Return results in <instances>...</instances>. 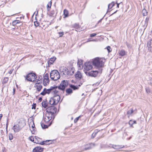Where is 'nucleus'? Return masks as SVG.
<instances>
[{"instance_id":"1","label":"nucleus","mask_w":152,"mask_h":152,"mask_svg":"<svg viewBox=\"0 0 152 152\" xmlns=\"http://www.w3.org/2000/svg\"><path fill=\"white\" fill-rule=\"evenodd\" d=\"M105 62V59L104 58H97L94 59L93 63L96 66L100 68L103 66Z\"/></svg>"},{"instance_id":"2","label":"nucleus","mask_w":152,"mask_h":152,"mask_svg":"<svg viewBox=\"0 0 152 152\" xmlns=\"http://www.w3.org/2000/svg\"><path fill=\"white\" fill-rule=\"evenodd\" d=\"M50 77L52 80L56 81L60 78V76L57 70H54L51 71L50 73Z\"/></svg>"},{"instance_id":"3","label":"nucleus","mask_w":152,"mask_h":152,"mask_svg":"<svg viewBox=\"0 0 152 152\" xmlns=\"http://www.w3.org/2000/svg\"><path fill=\"white\" fill-rule=\"evenodd\" d=\"M60 97L59 95H55L51 98L49 101V103L51 105H56L60 101Z\"/></svg>"},{"instance_id":"4","label":"nucleus","mask_w":152,"mask_h":152,"mask_svg":"<svg viewBox=\"0 0 152 152\" xmlns=\"http://www.w3.org/2000/svg\"><path fill=\"white\" fill-rule=\"evenodd\" d=\"M36 78V74L33 73H30L26 76V79L28 81L34 82Z\"/></svg>"},{"instance_id":"5","label":"nucleus","mask_w":152,"mask_h":152,"mask_svg":"<svg viewBox=\"0 0 152 152\" xmlns=\"http://www.w3.org/2000/svg\"><path fill=\"white\" fill-rule=\"evenodd\" d=\"M54 115H52L51 113L47 112L44 116V120L46 123H47L52 118L54 119Z\"/></svg>"},{"instance_id":"6","label":"nucleus","mask_w":152,"mask_h":152,"mask_svg":"<svg viewBox=\"0 0 152 152\" xmlns=\"http://www.w3.org/2000/svg\"><path fill=\"white\" fill-rule=\"evenodd\" d=\"M68 84V81L66 80L62 81L60 83L59 86H58L60 90L62 91L64 90L65 88L67 87Z\"/></svg>"},{"instance_id":"7","label":"nucleus","mask_w":152,"mask_h":152,"mask_svg":"<svg viewBox=\"0 0 152 152\" xmlns=\"http://www.w3.org/2000/svg\"><path fill=\"white\" fill-rule=\"evenodd\" d=\"M93 64L91 62H86L84 64L83 68L86 70H89L92 69Z\"/></svg>"},{"instance_id":"8","label":"nucleus","mask_w":152,"mask_h":152,"mask_svg":"<svg viewBox=\"0 0 152 152\" xmlns=\"http://www.w3.org/2000/svg\"><path fill=\"white\" fill-rule=\"evenodd\" d=\"M56 111V108L54 106H51L49 107L46 109V112L47 113H51L53 115H54Z\"/></svg>"},{"instance_id":"9","label":"nucleus","mask_w":152,"mask_h":152,"mask_svg":"<svg viewBox=\"0 0 152 152\" xmlns=\"http://www.w3.org/2000/svg\"><path fill=\"white\" fill-rule=\"evenodd\" d=\"M85 73L87 75L91 77H95L97 76L99 72L97 70L91 71L89 72H85Z\"/></svg>"},{"instance_id":"10","label":"nucleus","mask_w":152,"mask_h":152,"mask_svg":"<svg viewBox=\"0 0 152 152\" xmlns=\"http://www.w3.org/2000/svg\"><path fill=\"white\" fill-rule=\"evenodd\" d=\"M49 75L48 73L45 74L44 77L43 84L44 86L47 85L49 83Z\"/></svg>"},{"instance_id":"11","label":"nucleus","mask_w":152,"mask_h":152,"mask_svg":"<svg viewBox=\"0 0 152 152\" xmlns=\"http://www.w3.org/2000/svg\"><path fill=\"white\" fill-rule=\"evenodd\" d=\"M52 93L56 95H59V90L60 89L57 86L52 87Z\"/></svg>"},{"instance_id":"12","label":"nucleus","mask_w":152,"mask_h":152,"mask_svg":"<svg viewBox=\"0 0 152 152\" xmlns=\"http://www.w3.org/2000/svg\"><path fill=\"white\" fill-rule=\"evenodd\" d=\"M22 126L18 124L14 125L13 129L15 132H19L21 129Z\"/></svg>"},{"instance_id":"13","label":"nucleus","mask_w":152,"mask_h":152,"mask_svg":"<svg viewBox=\"0 0 152 152\" xmlns=\"http://www.w3.org/2000/svg\"><path fill=\"white\" fill-rule=\"evenodd\" d=\"M43 148L39 146L35 147L33 150V152H41L43 151Z\"/></svg>"},{"instance_id":"14","label":"nucleus","mask_w":152,"mask_h":152,"mask_svg":"<svg viewBox=\"0 0 152 152\" xmlns=\"http://www.w3.org/2000/svg\"><path fill=\"white\" fill-rule=\"evenodd\" d=\"M147 46L148 50L152 52V40H151L148 42Z\"/></svg>"},{"instance_id":"15","label":"nucleus","mask_w":152,"mask_h":152,"mask_svg":"<svg viewBox=\"0 0 152 152\" xmlns=\"http://www.w3.org/2000/svg\"><path fill=\"white\" fill-rule=\"evenodd\" d=\"M75 77L77 79H80L82 77V75L80 72L78 71L75 75Z\"/></svg>"},{"instance_id":"16","label":"nucleus","mask_w":152,"mask_h":152,"mask_svg":"<svg viewBox=\"0 0 152 152\" xmlns=\"http://www.w3.org/2000/svg\"><path fill=\"white\" fill-rule=\"evenodd\" d=\"M86 146H88L87 147H86L85 148V149L86 150L92 148L93 147H94L95 146L94 143H89L88 144L86 145Z\"/></svg>"},{"instance_id":"17","label":"nucleus","mask_w":152,"mask_h":152,"mask_svg":"<svg viewBox=\"0 0 152 152\" xmlns=\"http://www.w3.org/2000/svg\"><path fill=\"white\" fill-rule=\"evenodd\" d=\"M56 59V58L55 57H53L50 58V60L48 61V63L49 65L52 64L55 60Z\"/></svg>"},{"instance_id":"18","label":"nucleus","mask_w":152,"mask_h":152,"mask_svg":"<svg viewBox=\"0 0 152 152\" xmlns=\"http://www.w3.org/2000/svg\"><path fill=\"white\" fill-rule=\"evenodd\" d=\"M82 85V83H80V84L78 85V86H75L73 85H71L70 86V87L72 88H73L74 90H75L76 89H77L79 88V87L81 85Z\"/></svg>"},{"instance_id":"19","label":"nucleus","mask_w":152,"mask_h":152,"mask_svg":"<svg viewBox=\"0 0 152 152\" xmlns=\"http://www.w3.org/2000/svg\"><path fill=\"white\" fill-rule=\"evenodd\" d=\"M42 105L44 107L46 108L48 106L47 102L45 100H43L42 102Z\"/></svg>"},{"instance_id":"20","label":"nucleus","mask_w":152,"mask_h":152,"mask_svg":"<svg viewBox=\"0 0 152 152\" xmlns=\"http://www.w3.org/2000/svg\"><path fill=\"white\" fill-rule=\"evenodd\" d=\"M64 18L68 17L69 15V13L68 10L66 9L64 10Z\"/></svg>"},{"instance_id":"21","label":"nucleus","mask_w":152,"mask_h":152,"mask_svg":"<svg viewBox=\"0 0 152 152\" xmlns=\"http://www.w3.org/2000/svg\"><path fill=\"white\" fill-rule=\"evenodd\" d=\"M36 86L38 91H40L42 88V86L40 84L36 85Z\"/></svg>"},{"instance_id":"22","label":"nucleus","mask_w":152,"mask_h":152,"mask_svg":"<svg viewBox=\"0 0 152 152\" xmlns=\"http://www.w3.org/2000/svg\"><path fill=\"white\" fill-rule=\"evenodd\" d=\"M45 92L46 94H49L50 92L52 93V87H51L50 88L48 89H46V88H45Z\"/></svg>"},{"instance_id":"23","label":"nucleus","mask_w":152,"mask_h":152,"mask_svg":"<svg viewBox=\"0 0 152 152\" xmlns=\"http://www.w3.org/2000/svg\"><path fill=\"white\" fill-rule=\"evenodd\" d=\"M111 145L112 146V147L115 149H118L119 148H121L123 147L122 146H120L118 145Z\"/></svg>"},{"instance_id":"24","label":"nucleus","mask_w":152,"mask_h":152,"mask_svg":"<svg viewBox=\"0 0 152 152\" xmlns=\"http://www.w3.org/2000/svg\"><path fill=\"white\" fill-rule=\"evenodd\" d=\"M51 4L52 2L51 1H49L48 3L47 6V9L48 11H49V10H50L51 6Z\"/></svg>"},{"instance_id":"25","label":"nucleus","mask_w":152,"mask_h":152,"mask_svg":"<svg viewBox=\"0 0 152 152\" xmlns=\"http://www.w3.org/2000/svg\"><path fill=\"white\" fill-rule=\"evenodd\" d=\"M119 54L121 56H124L125 55V52L124 50H121L119 51Z\"/></svg>"},{"instance_id":"26","label":"nucleus","mask_w":152,"mask_h":152,"mask_svg":"<svg viewBox=\"0 0 152 152\" xmlns=\"http://www.w3.org/2000/svg\"><path fill=\"white\" fill-rule=\"evenodd\" d=\"M115 3L114 2H113L108 5V8L109 9H110L114 5Z\"/></svg>"},{"instance_id":"27","label":"nucleus","mask_w":152,"mask_h":152,"mask_svg":"<svg viewBox=\"0 0 152 152\" xmlns=\"http://www.w3.org/2000/svg\"><path fill=\"white\" fill-rule=\"evenodd\" d=\"M8 78L7 77H4L2 81V83L3 84H5L8 81Z\"/></svg>"},{"instance_id":"28","label":"nucleus","mask_w":152,"mask_h":152,"mask_svg":"<svg viewBox=\"0 0 152 152\" xmlns=\"http://www.w3.org/2000/svg\"><path fill=\"white\" fill-rule=\"evenodd\" d=\"M42 78V77H41L40 80H35L34 81V83H36V85L38 84H40V83H41V79Z\"/></svg>"},{"instance_id":"29","label":"nucleus","mask_w":152,"mask_h":152,"mask_svg":"<svg viewBox=\"0 0 152 152\" xmlns=\"http://www.w3.org/2000/svg\"><path fill=\"white\" fill-rule=\"evenodd\" d=\"M133 111L132 109H131L130 110H129L127 112V114L129 115H130L132 113H133Z\"/></svg>"},{"instance_id":"30","label":"nucleus","mask_w":152,"mask_h":152,"mask_svg":"<svg viewBox=\"0 0 152 152\" xmlns=\"http://www.w3.org/2000/svg\"><path fill=\"white\" fill-rule=\"evenodd\" d=\"M66 92L67 93L69 94L72 93V90L71 89L69 88L66 90Z\"/></svg>"},{"instance_id":"31","label":"nucleus","mask_w":152,"mask_h":152,"mask_svg":"<svg viewBox=\"0 0 152 152\" xmlns=\"http://www.w3.org/2000/svg\"><path fill=\"white\" fill-rule=\"evenodd\" d=\"M134 124H136V121H135L130 120L129 121V124L131 126H132Z\"/></svg>"},{"instance_id":"32","label":"nucleus","mask_w":152,"mask_h":152,"mask_svg":"<svg viewBox=\"0 0 152 152\" xmlns=\"http://www.w3.org/2000/svg\"><path fill=\"white\" fill-rule=\"evenodd\" d=\"M142 13L144 16L146 15H147V12L145 9H143L142 10Z\"/></svg>"},{"instance_id":"33","label":"nucleus","mask_w":152,"mask_h":152,"mask_svg":"<svg viewBox=\"0 0 152 152\" xmlns=\"http://www.w3.org/2000/svg\"><path fill=\"white\" fill-rule=\"evenodd\" d=\"M77 64L80 67V65L83 64V61L81 60H78Z\"/></svg>"},{"instance_id":"34","label":"nucleus","mask_w":152,"mask_h":152,"mask_svg":"<svg viewBox=\"0 0 152 152\" xmlns=\"http://www.w3.org/2000/svg\"><path fill=\"white\" fill-rule=\"evenodd\" d=\"M41 126L43 129H45L48 128V126L47 125L43 124H41Z\"/></svg>"},{"instance_id":"35","label":"nucleus","mask_w":152,"mask_h":152,"mask_svg":"<svg viewBox=\"0 0 152 152\" xmlns=\"http://www.w3.org/2000/svg\"><path fill=\"white\" fill-rule=\"evenodd\" d=\"M107 51L108 52V53H110L112 51V49H111L110 47L109 46H108L107 47Z\"/></svg>"},{"instance_id":"36","label":"nucleus","mask_w":152,"mask_h":152,"mask_svg":"<svg viewBox=\"0 0 152 152\" xmlns=\"http://www.w3.org/2000/svg\"><path fill=\"white\" fill-rule=\"evenodd\" d=\"M34 137H33L32 136H31L29 137V140L33 142H34Z\"/></svg>"},{"instance_id":"37","label":"nucleus","mask_w":152,"mask_h":152,"mask_svg":"<svg viewBox=\"0 0 152 152\" xmlns=\"http://www.w3.org/2000/svg\"><path fill=\"white\" fill-rule=\"evenodd\" d=\"M49 140H46V141H44L42 142H40V144H41V145H44V144H45V142H49Z\"/></svg>"},{"instance_id":"38","label":"nucleus","mask_w":152,"mask_h":152,"mask_svg":"<svg viewBox=\"0 0 152 152\" xmlns=\"http://www.w3.org/2000/svg\"><path fill=\"white\" fill-rule=\"evenodd\" d=\"M58 34H59V37H62L64 35V32L63 31L59 32H58Z\"/></svg>"},{"instance_id":"39","label":"nucleus","mask_w":152,"mask_h":152,"mask_svg":"<svg viewBox=\"0 0 152 152\" xmlns=\"http://www.w3.org/2000/svg\"><path fill=\"white\" fill-rule=\"evenodd\" d=\"M45 92V89L44 88L43 91L40 94L44 96L46 94V93Z\"/></svg>"},{"instance_id":"40","label":"nucleus","mask_w":152,"mask_h":152,"mask_svg":"<svg viewBox=\"0 0 152 152\" xmlns=\"http://www.w3.org/2000/svg\"><path fill=\"white\" fill-rule=\"evenodd\" d=\"M34 25L36 27L38 26L39 25V23L37 21H35L34 22Z\"/></svg>"},{"instance_id":"41","label":"nucleus","mask_w":152,"mask_h":152,"mask_svg":"<svg viewBox=\"0 0 152 152\" xmlns=\"http://www.w3.org/2000/svg\"><path fill=\"white\" fill-rule=\"evenodd\" d=\"M145 90L147 93H149L150 92V90L149 88L146 87L145 88Z\"/></svg>"},{"instance_id":"42","label":"nucleus","mask_w":152,"mask_h":152,"mask_svg":"<svg viewBox=\"0 0 152 152\" xmlns=\"http://www.w3.org/2000/svg\"><path fill=\"white\" fill-rule=\"evenodd\" d=\"M79 117L80 116H79L75 119L74 121L75 123H76L77 121L79 119Z\"/></svg>"},{"instance_id":"43","label":"nucleus","mask_w":152,"mask_h":152,"mask_svg":"<svg viewBox=\"0 0 152 152\" xmlns=\"http://www.w3.org/2000/svg\"><path fill=\"white\" fill-rule=\"evenodd\" d=\"M13 138V136L12 134H10L9 135V139L10 140H12Z\"/></svg>"},{"instance_id":"44","label":"nucleus","mask_w":152,"mask_h":152,"mask_svg":"<svg viewBox=\"0 0 152 152\" xmlns=\"http://www.w3.org/2000/svg\"><path fill=\"white\" fill-rule=\"evenodd\" d=\"M96 33H93L90 34V36L91 37H92L96 36Z\"/></svg>"},{"instance_id":"45","label":"nucleus","mask_w":152,"mask_h":152,"mask_svg":"<svg viewBox=\"0 0 152 152\" xmlns=\"http://www.w3.org/2000/svg\"><path fill=\"white\" fill-rule=\"evenodd\" d=\"M150 84L151 85H152V78H151V79L150 80Z\"/></svg>"},{"instance_id":"46","label":"nucleus","mask_w":152,"mask_h":152,"mask_svg":"<svg viewBox=\"0 0 152 152\" xmlns=\"http://www.w3.org/2000/svg\"><path fill=\"white\" fill-rule=\"evenodd\" d=\"M35 107H36V105H35V104H34L32 106V109H35Z\"/></svg>"},{"instance_id":"47","label":"nucleus","mask_w":152,"mask_h":152,"mask_svg":"<svg viewBox=\"0 0 152 152\" xmlns=\"http://www.w3.org/2000/svg\"><path fill=\"white\" fill-rule=\"evenodd\" d=\"M32 123H33V124L32 125L31 127L32 128V129H34V124L33 122Z\"/></svg>"},{"instance_id":"48","label":"nucleus","mask_w":152,"mask_h":152,"mask_svg":"<svg viewBox=\"0 0 152 152\" xmlns=\"http://www.w3.org/2000/svg\"><path fill=\"white\" fill-rule=\"evenodd\" d=\"M75 26V27H78L79 26V25L77 24H75L74 25Z\"/></svg>"},{"instance_id":"49","label":"nucleus","mask_w":152,"mask_h":152,"mask_svg":"<svg viewBox=\"0 0 152 152\" xmlns=\"http://www.w3.org/2000/svg\"><path fill=\"white\" fill-rule=\"evenodd\" d=\"M2 115L0 114V121L1 120V118H2Z\"/></svg>"},{"instance_id":"50","label":"nucleus","mask_w":152,"mask_h":152,"mask_svg":"<svg viewBox=\"0 0 152 152\" xmlns=\"http://www.w3.org/2000/svg\"><path fill=\"white\" fill-rule=\"evenodd\" d=\"M12 73V71H10L9 72V73L10 74H11Z\"/></svg>"},{"instance_id":"51","label":"nucleus","mask_w":152,"mask_h":152,"mask_svg":"<svg viewBox=\"0 0 152 152\" xmlns=\"http://www.w3.org/2000/svg\"><path fill=\"white\" fill-rule=\"evenodd\" d=\"M117 7H119V3H117Z\"/></svg>"},{"instance_id":"52","label":"nucleus","mask_w":152,"mask_h":152,"mask_svg":"<svg viewBox=\"0 0 152 152\" xmlns=\"http://www.w3.org/2000/svg\"><path fill=\"white\" fill-rule=\"evenodd\" d=\"M96 134V133H94L92 134V136H93V135L94 134V135H95V134Z\"/></svg>"},{"instance_id":"53","label":"nucleus","mask_w":152,"mask_h":152,"mask_svg":"<svg viewBox=\"0 0 152 152\" xmlns=\"http://www.w3.org/2000/svg\"><path fill=\"white\" fill-rule=\"evenodd\" d=\"M14 92H15V89L14 88L13 89V93H14Z\"/></svg>"},{"instance_id":"54","label":"nucleus","mask_w":152,"mask_h":152,"mask_svg":"<svg viewBox=\"0 0 152 152\" xmlns=\"http://www.w3.org/2000/svg\"><path fill=\"white\" fill-rule=\"evenodd\" d=\"M7 125H6V128H7Z\"/></svg>"},{"instance_id":"55","label":"nucleus","mask_w":152,"mask_h":152,"mask_svg":"<svg viewBox=\"0 0 152 152\" xmlns=\"http://www.w3.org/2000/svg\"><path fill=\"white\" fill-rule=\"evenodd\" d=\"M89 41H89H87L86 42H89V41Z\"/></svg>"},{"instance_id":"56","label":"nucleus","mask_w":152,"mask_h":152,"mask_svg":"<svg viewBox=\"0 0 152 152\" xmlns=\"http://www.w3.org/2000/svg\"><path fill=\"white\" fill-rule=\"evenodd\" d=\"M57 28V26H56V27H55V28Z\"/></svg>"},{"instance_id":"57","label":"nucleus","mask_w":152,"mask_h":152,"mask_svg":"<svg viewBox=\"0 0 152 152\" xmlns=\"http://www.w3.org/2000/svg\"><path fill=\"white\" fill-rule=\"evenodd\" d=\"M95 40H92V41H95Z\"/></svg>"},{"instance_id":"58","label":"nucleus","mask_w":152,"mask_h":152,"mask_svg":"<svg viewBox=\"0 0 152 152\" xmlns=\"http://www.w3.org/2000/svg\"><path fill=\"white\" fill-rule=\"evenodd\" d=\"M151 33H152V31H151Z\"/></svg>"}]
</instances>
